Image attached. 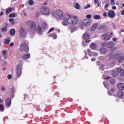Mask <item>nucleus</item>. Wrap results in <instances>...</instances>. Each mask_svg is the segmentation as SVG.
<instances>
[{"label":"nucleus","instance_id":"obj_1","mask_svg":"<svg viewBox=\"0 0 124 124\" xmlns=\"http://www.w3.org/2000/svg\"><path fill=\"white\" fill-rule=\"evenodd\" d=\"M78 22H79L78 17L68 15L66 19L62 21V25L63 26H67V24H69V25H72V26H75Z\"/></svg>","mask_w":124,"mask_h":124},{"label":"nucleus","instance_id":"obj_2","mask_svg":"<svg viewBox=\"0 0 124 124\" xmlns=\"http://www.w3.org/2000/svg\"><path fill=\"white\" fill-rule=\"evenodd\" d=\"M26 25L31 31H32L33 32L36 31L37 27L36 26V23L35 21H33L32 20L28 21L26 22Z\"/></svg>","mask_w":124,"mask_h":124},{"label":"nucleus","instance_id":"obj_3","mask_svg":"<svg viewBox=\"0 0 124 124\" xmlns=\"http://www.w3.org/2000/svg\"><path fill=\"white\" fill-rule=\"evenodd\" d=\"M29 48L28 43L26 42H23L21 44L20 48L19 49L20 52H29Z\"/></svg>","mask_w":124,"mask_h":124},{"label":"nucleus","instance_id":"obj_4","mask_svg":"<svg viewBox=\"0 0 124 124\" xmlns=\"http://www.w3.org/2000/svg\"><path fill=\"white\" fill-rule=\"evenodd\" d=\"M41 12L44 15L49 16L50 15V9L48 7H43L41 9Z\"/></svg>","mask_w":124,"mask_h":124},{"label":"nucleus","instance_id":"obj_5","mask_svg":"<svg viewBox=\"0 0 124 124\" xmlns=\"http://www.w3.org/2000/svg\"><path fill=\"white\" fill-rule=\"evenodd\" d=\"M57 15L61 18V19H62L63 21H64V20H66L67 18V16H65V15L63 13V12L61 10H59L57 11Z\"/></svg>","mask_w":124,"mask_h":124},{"label":"nucleus","instance_id":"obj_6","mask_svg":"<svg viewBox=\"0 0 124 124\" xmlns=\"http://www.w3.org/2000/svg\"><path fill=\"white\" fill-rule=\"evenodd\" d=\"M22 64L18 63L16 66V74L18 77H20L22 74Z\"/></svg>","mask_w":124,"mask_h":124},{"label":"nucleus","instance_id":"obj_7","mask_svg":"<svg viewBox=\"0 0 124 124\" xmlns=\"http://www.w3.org/2000/svg\"><path fill=\"white\" fill-rule=\"evenodd\" d=\"M83 38L86 43H89V42H91V40H90V35L88 33H85L83 34Z\"/></svg>","mask_w":124,"mask_h":124},{"label":"nucleus","instance_id":"obj_8","mask_svg":"<svg viewBox=\"0 0 124 124\" xmlns=\"http://www.w3.org/2000/svg\"><path fill=\"white\" fill-rule=\"evenodd\" d=\"M108 16L109 18H114L116 16V14L113 10H110L108 13Z\"/></svg>","mask_w":124,"mask_h":124},{"label":"nucleus","instance_id":"obj_9","mask_svg":"<svg viewBox=\"0 0 124 124\" xmlns=\"http://www.w3.org/2000/svg\"><path fill=\"white\" fill-rule=\"evenodd\" d=\"M6 107L9 108L11 106V98H7L5 100Z\"/></svg>","mask_w":124,"mask_h":124},{"label":"nucleus","instance_id":"obj_10","mask_svg":"<svg viewBox=\"0 0 124 124\" xmlns=\"http://www.w3.org/2000/svg\"><path fill=\"white\" fill-rule=\"evenodd\" d=\"M36 30H37V33H38L39 35H41L42 34H43V30H42V29L41 28V26H40V25H38L37 26Z\"/></svg>","mask_w":124,"mask_h":124},{"label":"nucleus","instance_id":"obj_11","mask_svg":"<svg viewBox=\"0 0 124 124\" xmlns=\"http://www.w3.org/2000/svg\"><path fill=\"white\" fill-rule=\"evenodd\" d=\"M102 37H104V40H105L106 41H107L108 40H109L111 36L110 35H108V34H107L106 33H104L102 35Z\"/></svg>","mask_w":124,"mask_h":124},{"label":"nucleus","instance_id":"obj_12","mask_svg":"<svg viewBox=\"0 0 124 124\" xmlns=\"http://www.w3.org/2000/svg\"><path fill=\"white\" fill-rule=\"evenodd\" d=\"M117 87L119 90H120V91L124 90V83H120L118 84Z\"/></svg>","mask_w":124,"mask_h":124},{"label":"nucleus","instance_id":"obj_13","mask_svg":"<svg viewBox=\"0 0 124 124\" xmlns=\"http://www.w3.org/2000/svg\"><path fill=\"white\" fill-rule=\"evenodd\" d=\"M100 51L102 54H106V53L108 52V49L105 47H101Z\"/></svg>","mask_w":124,"mask_h":124},{"label":"nucleus","instance_id":"obj_14","mask_svg":"<svg viewBox=\"0 0 124 124\" xmlns=\"http://www.w3.org/2000/svg\"><path fill=\"white\" fill-rule=\"evenodd\" d=\"M98 26V24L97 23L94 24L91 28V31H93L96 30V28Z\"/></svg>","mask_w":124,"mask_h":124},{"label":"nucleus","instance_id":"obj_15","mask_svg":"<svg viewBox=\"0 0 124 124\" xmlns=\"http://www.w3.org/2000/svg\"><path fill=\"white\" fill-rule=\"evenodd\" d=\"M115 46V44L113 43V42H109L107 44V47L108 48H112V47H114Z\"/></svg>","mask_w":124,"mask_h":124},{"label":"nucleus","instance_id":"obj_16","mask_svg":"<svg viewBox=\"0 0 124 124\" xmlns=\"http://www.w3.org/2000/svg\"><path fill=\"white\" fill-rule=\"evenodd\" d=\"M7 27H8V24H6L4 27L1 29V31L2 32H6L7 31Z\"/></svg>","mask_w":124,"mask_h":124},{"label":"nucleus","instance_id":"obj_17","mask_svg":"<svg viewBox=\"0 0 124 124\" xmlns=\"http://www.w3.org/2000/svg\"><path fill=\"white\" fill-rule=\"evenodd\" d=\"M19 34H20L21 36H23L25 34V29H24V28L21 27L20 28Z\"/></svg>","mask_w":124,"mask_h":124},{"label":"nucleus","instance_id":"obj_18","mask_svg":"<svg viewBox=\"0 0 124 124\" xmlns=\"http://www.w3.org/2000/svg\"><path fill=\"white\" fill-rule=\"evenodd\" d=\"M118 95L120 98L124 97V92L119 91L118 92Z\"/></svg>","mask_w":124,"mask_h":124},{"label":"nucleus","instance_id":"obj_19","mask_svg":"<svg viewBox=\"0 0 124 124\" xmlns=\"http://www.w3.org/2000/svg\"><path fill=\"white\" fill-rule=\"evenodd\" d=\"M42 28L43 30H46L48 29V24L45 22H44L42 24Z\"/></svg>","mask_w":124,"mask_h":124},{"label":"nucleus","instance_id":"obj_20","mask_svg":"<svg viewBox=\"0 0 124 124\" xmlns=\"http://www.w3.org/2000/svg\"><path fill=\"white\" fill-rule=\"evenodd\" d=\"M90 47L91 49L94 50V49H95L97 47L96 44L95 43H92L90 45Z\"/></svg>","mask_w":124,"mask_h":124},{"label":"nucleus","instance_id":"obj_21","mask_svg":"<svg viewBox=\"0 0 124 124\" xmlns=\"http://www.w3.org/2000/svg\"><path fill=\"white\" fill-rule=\"evenodd\" d=\"M124 56L122 55L118 59V62H119V63H121V62H124Z\"/></svg>","mask_w":124,"mask_h":124},{"label":"nucleus","instance_id":"obj_22","mask_svg":"<svg viewBox=\"0 0 124 124\" xmlns=\"http://www.w3.org/2000/svg\"><path fill=\"white\" fill-rule=\"evenodd\" d=\"M30 57H31V54H30V53H28V54H26L23 56L22 57V59H23V60H28V59H30Z\"/></svg>","mask_w":124,"mask_h":124},{"label":"nucleus","instance_id":"obj_23","mask_svg":"<svg viewBox=\"0 0 124 124\" xmlns=\"http://www.w3.org/2000/svg\"><path fill=\"white\" fill-rule=\"evenodd\" d=\"M49 36L50 37H53V39H56L57 37H58V36L57 35V34L55 33H52L49 35Z\"/></svg>","mask_w":124,"mask_h":124},{"label":"nucleus","instance_id":"obj_24","mask_svg":"<svg viewBox=\"0 0 124 124\" xmlns=\"http://www.w3.org/2000/svg\"><path fill=\"white\" fill-rule=\"evenodd\" d=\"M15 32H16V31H15V30L14 29H11L10 31V33L12 36L15 35Z\"/></svg>","mask_w":124,"mask_h":124},{"label":"nucleus","instance_id":"obj_25","mask_svg":"<svg viewBox=\"0 0 124 124\" xmlns=\"http://www.w3.org/2000/svg\"><path fill=\"white\" fill-rule=\"evenodd\" d=\"M2 55L3 56V58L4 59H5V60H6V59H7V56H6V50H3L2 52Z\"/></svg>","mask_w":124,"mask_h":124},{"label":"nucleus","instance_id":"obj_26","mask_svg":"<svg viewBox=\"0 0 124 124\" xmlns=\"http://www.w3.org/2000/svg\"><path fill=\"white\" fill-rule=\"evenodd\" d=\"M84 24L85 26H90L91 25V21L89 20H85L84 21Z\"/></svg>","mask_w":124,"mask_h":124},{"label":"nucleus","instance_id":"obj_27","mask_svg":"<svg viewBox=\"0 0 124 124\" xmlns=\"http://www.w3.org/2000/svg\"><path fill=\"white\" fill-rule=\"evenodd\" d=\"M4 111V107L3 105L0 104V111L3 112Z\"/></svg>","mask_w":124,"mask_h":124},{"label":"nucleus","instance_id":"obj_28","mask_svg":"<svg viewBox=\"0 0 124 124\" xmlns=\"http://www.w3.org/2000/svg\"><path fill=\"white\" fill-rule=\"evenodd\" d=\"M12 12V8H10L7 10H6V13H7V14H9V13H10V12Z\"/></svg>","mask_w":124,"mask_h":124},{"label":"nucleus","instance_id":"obj_29","mask_svg":"<svg viewBox=\"0 0 124 124\" xmlns=\"http://www.w3.org/2000/svg\"><path fill=\"white\" fill-rule=\"evenodd\" d=\"M112 75L114 77H117V76H118V73H117V72H115V71H112Z\"/></svg>","mask_w":124,"mask_h":124},{"label":"nucleus","instance_id":"obj_30","mask_svg":"<svg viewBox=\"0 0 124 124\" xmlns=\"http://www.w3.org/2000/svg\"><path fill=\"white\" fill-rule=\"evenodd\" d=\"M9 43H10V40H9V39H7L6 40H5V41H4V44H9Z\"/></svg>","mask_w":124,"mask_h":124},{"label":"nucleus","instance_id":"obj_31","mask_svg":"<svg viewBox=\"0 0 124 124\" xmlns=\"http://www.w3.org/2000/svg\"><path fill=\"white\" fill-rule=\"evenodd\" d=\"M117 71H118L119 73H124V70L121 68H119L117 69Z\"/></svg>","mask_w":124,"mask_h":124},{"label":"nucleus","instance_id":"obj_32","mask_svg":"<svg viewBox=\"0 0 124 124\" xmlns=\"http://www.w3.org/2000/svg\"><path fill=\"white\" fill-rule=\"evenodd\" d=\"M93 18H94V19L98 20V19H100V16H99L98 15H96L94 16Z\"/></svg>","mask_w":124,"mask_h":124},{"label":"nucleus","instance_id":"obj_33","mask_svg":"<svg viewBox=\"0 0 124 124\" xmlns=\"http://www.w3.org/2000/svg\"><path fill=\"white\" fill-rule=\"evenodd\" d=\"M9 17L10 18L13 17L14 18V17H15V14L14 13H11L9 15Z\"/></svg>","mask_w":124,"mask_h":124},{"label":"nucleus","instance_id":"obj_34","mask_svg":"<svg viewBox=\"0 0 124 124\" xmlns=\"http://www.w3.org/2000/svg\"><path fill=\"white\" fill-rule=\"evenodd\" d=\"M29 3L30 5H33L34 2H33V0H30L29 1Z\"/></svg>","mask_w":124,"mask_h":124},{"label":"nucleus","instance_id":"obj_35","mask_svg":"<svg viewBox=\"0 0 124 124\" xmlns=\"http://www.w3.org/2000/svg\"><path fill=\"white\" fill-rule=\"evenodd\" d=\"M115 59H119L120 58V54L117 53L114 55Z\"/></svg>","mask_w":124,"mask_h":124},{"label":"nucleus","instance_id":"obj_36","mask_svg":"<svg viewBox=\"0 0 124 124\" xmlns=\"http://www.w3.org/2000/svg\"><path fill=\"white\" fill-rule=\"evenodd\" d=\"M115 0H110V5H115Z\"/></svg>","mask_w":124,"mask_h":124},{"label":"nucleus","instance_id":"obj_37","mask_svg":"<svg viewBox=\"0 0 124 124\" xmlns=\"http://www.w3.org/2000/svg\"><path fill=\"white\" fill-rule=\"evenodd\" d=\"M76 9H79L80 8V4L79 3H77L76 5Z\"/></svg>","mask_w":124,"mask_h":124},{"label":"nucleus","instance_id":"obj_38","mask_svg":"<svg viewBox=\"0 0 124 124\" xmlns=\"http://www.w3.org/2000/svg\"><path fill=\"white\" fill-rule=\"evenodd\" d=\"M11 91L13 93H14L15 92V88H14V86H12V87L11 89Z\"/></svg>","mask_w":124,"mask_h":124},{"label":"nucleus","instance_id":"obj_39","mask_svg":"<svg viewBox=\"0 0 124 124\" xmlns=\"http://www.w3.org/2000/svg\"><path fill=\"white\" fill-rule=\"evenodd\" d=\"M110 83L112 85H114V84H115V83H116V81H115V79H112L110 80Z\"/></svg>","mask_w":124,"mask_h":124},{"label":"nucleus","instance_id":"obj_40","mask_svg":"<svg viewBox=\"0 0 124 124\" xmlns=\"http://www.w3.org/2000/svg\"><path fill=\"white\" fill-rule=\"evenodd\" d=\"M54 30H55V28H51L49 29V31L47 32V33H50V32H52V31H54Z\"/></svg>","mask_w":124,"mask_h":124},{"label":"nucleus","instance_id":"obj_41","mask_svg":"<svg viewBox=\"0 0 124 124\" xmlns=\"http://www.w3.org/2000/svg\"><path fill=\"white\" fill-rule=\"evenodd\" d=\"M109 3H106L104 6L105 9H106L108 7H109Z\"/></svg>","mask_w":124,"mask_h":124},{"label":"nucleus","instance_id":"obj_42","mask_svg":"<svg viewBox=\"0 0 124 124\" xmlns=\"http://www.w3.org/2000/svg\"><path fill=\"white\" fill-rule=\"evenodd\" d=\"M7 78L9 79H11L12 78V75L11 74L8 75V76H7Z\"/></svg>","mask_w":124,"mask_h":124},{"label":"nucleus","instance_id":"obj_43","mask_svg":"<svg viewBox=\"0 0 124 124\" xmlns=\"http://www.w3.org/2000/svg\"><path fill=\"white\" fill-rule=\"evenodd\" d=\"M93 55L94 56V57H97L98 54L96 52H92Z\"/></svg>","mask_w":124,"mask_h":124},{"label":"nucleus","instance_id":"obj_44","mask_svg":"<svg viewBox=\"0 0 124 124\" xmlns=\"http://www.w3.org/2000/svg\"><path fill=\"white\" fill-rule=\"evenodd\" d=\"M86 17L88 18V19H91L92 18V15H87L86 16Z\"/></svg>","mask_w":124,"mask_h":124},{"label":"nucleus","instance_id":"obj_45","mask_svg":"<svg viewBox=\"0 0 124 124\" xmlns=\"http://www.w3.org/2000/svg\"><path fill=\"white\" fill-rule=\"evenodd\" d=\"M99 67L101 70H103L104 69V65H101Z\"/></svg>","mask_w":124,"mask_h":124},{"label":"nucleus","instance_id":"obj_46","mask_svg":"<svg viewBox=\"0 0 124 124\" xmlns=\"http://www.w3.org/2000/svg\"><path fill=\"white\" fill-rule=\"evenodd\" d=\"M91 7V5L90 4H88L87 6L85 7V9H88V8H89Z\"/></svg>","mask_w":124,"mask_h":124},{"label":"nucleus","instance_id":"obj_47","mask_svg":"<svg viewBox=\"0 0 124 124\" xmlns=\"http://www.w3.org/2000/svg\"><path fill=\"white\" fill-rule=\"evenodd\" d=\"M104 26H100L99 27V30H104Z\"/></svg>","mask_w":124,"mask_h":124},{"label":"nucleus","instance_id":"obj_48","mask_svg":"<svg viewBox=\"0 0 124 124\" xmlns=\"http://www.w3.org/2000/svg\"><path fill=\"white\" fill-rule=\"evenodd\" d=\"M104 17H107V13L106 12H105L103 14Z\"/></svg>","mask_w":124,"mask_h":124},{"label":"nucleus","instance_id":"obj_49","mask_svg":"<svg viewBox=\"0 0 124 124\" xmlns=\"http://www.w3.org/2000/svg\"><path fill=\"white\" fill-rule=\"evenodd\" d=\"M1 89L3 92H4L5 91V87H4V86H2Z\"/></svg>","mask_w":124,"mask_h":124},{"label":"nucleus","instance_id":"obj_50","mask_svg":"<svg viewBox=\"0 0 124 124\" xmlns=\"http://www.w3.org/2000/svg\"><path fill=\"white\" fill-rule=\"evenodd\" d=\"M110 92L111 93H114V92H115V88H112L110 89Z\"/></svg>","mask_w":124,"mask_h":124},{"label":"nucleus","instance_id":"obj_51","mask_svg":"<svg viewBox=\"0 0 124 124\" xmlns=\"http://www.w3.org/2000/svg\"><path fill=\"white\" fill-rule=\"evenodd\" d=\"M112 9H113V10H116V9H117V7H116V6H113L112 7Z\"/></svg>","mask_w":124,"mask_h":124},{"label":"nucleus","instance_id":"obj_52","mask_svg":"<svg viewBox=\"0 0 124 124\" xmlns=\"http://www.w3.org/2000/svg\"><path fill=\"white\" fill-rule=\"evenodd\" d=\"M10 46H11V47H13V46H14V43H13V42L11 43L10 44Z\"/></svg>","mask_w":124,"mask_h":124},{"label":"nucleus","instance_id":"obj_53","mask_svg":"<svg viewBox=\"0 0 124 124\" xmlns=\"http://www.w3.org/2000/svg\"><path fill=\"white\" fill-rule=\"evenodd\" d=\"M95 60H96V58H93L91 59L92 62H95Z\"/></svg>","mask_w":124,"mask_h":124},{"label":"nucleus","instance_id":"obj_54","mask_svg":"<svg viewBox=\"0 0 124 124\" xmlns=\"http://www.w3.org/2000/svg\"><path fill=\"white\" fill-rule=\"evenodd\" d=\"M102 46H103V47H105V46H106V43H103L102 44Z\"/></svg>","mask_w":124,"mask_h":124},{"label":"nucleus","instance_id":"obj_55","mask_svg":"<svg viewBox=\"0 0 124 124\" xmlns=\"http://www.w3.org/2000/svg\"><path fill=\"white\" fill-rule=\"evenodd\" d=\"M9 22H13L14 21V19L13 18H10L9 19Z\"/></svg>","mask_w":124,"mask_h":124},{"label":"nucleus","instance_id":"obj_56","mask_svg":"<svg viewBox=\"0 0 124 124\" xmlns=\"http://www.w3.org/2000/svg\"><path fill=\"white\" fill-rule=\"evenodd\" d=\"M84 52H85V58L86 59H88V58L87 57V51H84Z\"/></svg>","mask_w":124,"mask_h":124},{"label":"nucleus","instance_id":"obj_57","mask_svg":"<svg viewBox=\"0 0 124 124\" xmlns=\"http://www.w3.org/2000/svg\"><path fill=\"white\" fill-rule=\"evenodd\" d=\"M89 56H90V57H92L93 56V52H90L89 53H88Z\"/></svg>","mask_w":124,"mask_h":124},{"label":"nucleus","instance_id":"obj_58","mask_svg":"<svg viewBox=\"0 0 124 124\" xmlns=\"http://www.w3.org/2000/svg\"><path fill=\"white\" fill-rule=\"evenodd\" d=\"M121 15H124V10H123L121 12Z\"/></svg>","mask_w":124,"mask_h":124},{"label":"nucleus","instance_id":"obj_59","mask_svg":"<svg viewBox=\"0 0 124 124\" xmlns=\"http://www.w3.org/2000/svg\"><path fill=\"white\" fill-rule=\"evenodd\" d=\"M94 3H95L96 4V3H98L99 2V0H94Z\"/></svg>","mask_w":124,"mask_h":124},{"label":"nucleus","instance_id":"obj_60","mask_svg":"<svg viewBox=\"0 0 124 124\" xmlns=\"http://www.w3.org/2000/svg\"><path fill=\"white\" fill-rule=\"evenodd\" d=\"M112 40H113V41H114V42H116V41H117V38H113L112 39Z\"/></svg>","mask_w":124,"mask_h":124},{"label":"nucleus","instance_id":"obj_61","mask_svg":"<svg viewBox=\"0 0 124 124\" xmlns=\"http://www.w3.org/2000/svg\"><path fill=\"white\" fill-rule=\"evenodd\" d=\"M87 52H88V54L89 53H92V51H91V49H87Z\"/></svg>","mask_w":124,"mask_h":124},{"label":"nucleus","instance_id":"obj_62","mask_svg":"<svg viewBox=\"0 0 124 124\" xmlns=\"http://www.w3.org/2000/svg\"><path fill=\"white\" fill-rule=\"evenodd\" d=\"M97 6H98V7H99V6H100V3H99V2H98V3H97Z\"/></svg>","mask_w":124,"mask_h":124},{"label":"nucleus","instance_id":"obj_63","mask_svg":"<svg viewBox=\"0 0 124 124\" xmlns=\"http://www.w3.org/2000/svg\"><path fill=\"white\" fill-rule=\"evenodd\" d=\"M2 15H3V12H1L0 13V16H2Z\"/></svg>","mask_w":124,"mask_h":124},{"label":"nucleus","instance_id":"obj_64","mask_svg":"<svg viewBox=\"0 0 124 124\" xmlns=\"http://www.w3.org/2000/svg\"><path fill=\"white\" fill-rule=\"evenodd\" d=\"M105 79H107V80H109V79H110V77H108L106 78Z\"/></svg>","mask_w":124,"mask_h":124}]
</instances>
